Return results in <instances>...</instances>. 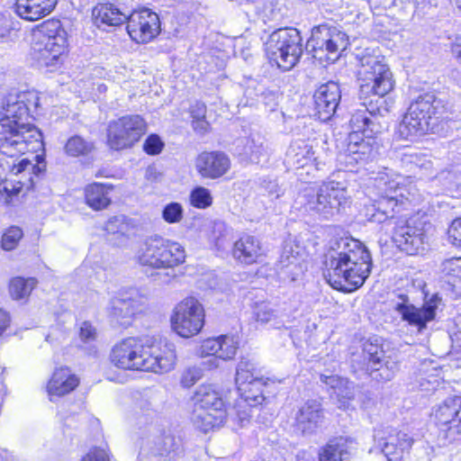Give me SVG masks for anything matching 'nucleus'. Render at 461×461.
Masks as SVG:
<instances>
[{"instance_id":"obj_1","label":"nucleus","mask_w":461,"mask_h":461,"mask_svg":"<svg viewBox=\"0 0 461 461\" xmlns=\"http://www.w3.org/2000/svg\"><path fill=\"white\" fill-rule=\"evenodd\" d=\"M371 267L366 247L357 240L342 239L326 255L324 276L334 289L350 293L363 285Z\"/></svg>"},{"instance_id":"obj_2","label":"nucleus","mask_w":461,"mask_h":461,"mask_svg":"<svg viewBox=\"0 0 461 461\" xmlns=\"http://www.w3.org/2000/svg\"><path fill=\"white\" fill-rule=\"evenodd\" d=\"M110 359L122 369L164 374L174 369L176 355L171 343L144 344L140 339L130 337L113 347Z\"/></svg>"},{"instance_id":"obj_3","label":"nucleus","mask_w":461,"mask_h":461,"mask_svg":"<svg viewBox=\"0 0 461 461\" xmlns=\"http://www.w3.org/2000/svg\"><path fill=\"white\" fill-rule=\"evenodd\" d=\"M40 97L35 91H24L9 94L3 104V118L0 126L5 128L7 137L18 140H24L26 143L40 146L41 134L40 131L30 122V115L35 113L39 108Z\"/></svg>"},{"instance_id":"obj_4","label":"nucleus","mask_w":461,"mask_h":461,"mask_svg":"<svg viewBox=\"0 0 461 461\" xmlns=\"http://www.w3.org/2000/svg\"><path fill=\"white\" fill-rule=\"evenodd\" d=\"M348 196L345 183L327 180L315 191L305 188L294 200L295 210L303 211L324 220L338 215L348 203Z\"/></svg>"},{"instance_id":"obj_5","label":"nucleus","mask_w":461,"mask_h":461,"mask_svg":"<svg viewBox=\"0 0 461 461\" xmlns=\"http://www.w3.org/2000/svg\"><path fill=\"white\" fill-rule=\"evenodd\" d=\"M68 35L59 20H48L32 33V55L40 65L54 67L68 50Z\"/></svg>"},{"instance_id":"obj_6","label":"nucleus","mask_w":461,"mask_h":461,"mask_svg":"<svg viewBox=\"0 0 461 461\" xmlns=\"http://www.w3.org/2000/svg\"><path fill=\"white\" fill-rule=\"evenodd\" d=\"M4 126H0V181L4 182V190L9 194H17L23 187V184L18 181V185L15 186L12 184V180L6 179V173L10 172L14 176L33 170L34 165L28 159L23 158L15 163L13 159L9 161L8 158H13L19 154H25L35 150L38 146L26 143V140L13 139L6 136V131Z\"/></svg>"},{"instance_id":"obj_7","label":"nucleus","mask_w":461,"mask_h":461,"mask_svg":"<svg viewBox=\"0 0 461 461\" xmlns=\"http://www.w3.org/2000/svg\"><path fill=\"white\" fill-rule=\"evenodd\" d=\"M443 109L441 101L432 94H425L411 104L400 122L397 134L402 140H414L430 130V121Z\"/></svg>"},{"instance_id":"obj_8","label":"nucleus","mask_w":461,"mask_h":461,"mask_svg":"<svg viewBox=\"0 0 461 461\" xmlns=\"http://www.w3.org/2000/svg\"><path fill=\"white\" fill-rule=\"evenodd\" d=\"M358 70L359 95L361 99L375 97V104H380L394 87L393 73L387 64L379 57L368 56L361 59Z\"/></svg>"},{"instance_id":"obj_9","label":"nucleus","mask_w":461,"mask_h":461,"mask_svg":"<svg viewBox=\"0 0 461 461\" xmlns=\"http://www.w3.org/2000/svg\"><path fill=\"white\" fill-rule=\"evenodd\" d=\"M265 50L269 62L285 71L292 69L303 52V39L297 29L281 28L272 32Z\"/></svg>"},{"instance_id":"obj_10","label":"nucleus","mask_w":461,"mask_h":461,"mask_svg":"<svg viewBox=\"0 0 461 461\" xmlns=\"http://www.w3.org/2000/svg\"><path fill=\"white\" fill-rule=\"evenodd\" d=\"M185 257L183 246L160 236L145 240L135 254L139 264L152 268H173L183 264Z\"/></svg>"},{"instance_id":"obj_11","label":"nucleus","mask_w":461,"mask_h":461,"mask_svg":"<svg viewBox=\"0 0 461 461\" xmlns=\"http://www.w3.org/2000/svg\"><path fill=\"white\" fill-rule=\"evenodd\" d=\"M348 45V38L345 32L327 25L315 27L308 41L312 57L321 63L336 61Z\"/></svg>"},{"instance_id":"obj_12","label":"nucleus","mask_w":461,"mask_h":461,"mask_svg":"<svg viewBox=\"0 0 461 461\" xmlns=\"http://www.w3.org/2000/svg\"><path fill=\"white\" fill-rule=\"evenodd\" d=\"M204 323V310L199 301L187 297L178 303L171 316V326L183 338L198 334Z\"/></svg>"},{"instance_id":"obj_13","label":"nucleus","mask_w":461,"mask_h":461,"mask_svg":"<svg viewBox=\"0 0 461 461\" xmlns=\"http://www.w3.org/2000/svg\"><path fill=\"white\" fill-rule=\"evenodd\" d=\"M107 143L115 150L132 147L146 131L144 120L139 115L123 116L111 122L107 130Z\"/></svg>"},{"instance_id":"obj_14","label":"nucleus","mask_w":461,"mask_h":461,"mask_svg":"<svg viewBox=\"0 0 461 461\" xmlns=\"http://www.w3.org/2000/svg\"><path fill=\"white\" fill-rule=\"evenodd\" d=\"M400 299L402 302L395 304V310L403 321L417 329L418 333H422L427 329V324L435 320L438 310L442 306V298L438 294L429 297L426 295L421 307L408 303L409 300L405 295H401Z\"/></svg>"},{"instance_id":"obj_15","label":"nucleus","mask_w":461,"mask_h":461,"mask_svg":"<svg viewBox=\"0 0 461 461\" xmlns=\"http://www.w3.org/2000/svg\"><path fill=\"white\" fill-rule=\"evenodd\" d=\"M146 303V295L140 289L131 287L111 299L109 314L120 324L129 325L133 317L143 311Z\"/></svg>"},{"instance_id":"obj_16","label":"nucleus","mask_w":461,"mask_h":461,"mask_svg":"<svg viewBox=\"0 0 461 461\" xmlns=\"http://www.w3.org/2000/svg\"><path fill=\"white\" fill-rule=\"evenodd\" d=\"M388 112L385 100H380V104H374L373 99L368 104L364 102L362 107L355 111L349 120L352 132L361 131L366 137L381 132L384 129L381 118Z\"/></svg>"},{"instance_id":"obj_17","label":"nucleus","mask_w":461,"mask_h":461,"mask_svg":"<svg viewBox=\"0 0 461 461\" xmlns=\"http://www.w3.org/2000/svg\"><path fill=\"white\" fill-rule=\"evenodd\" d=\"M425 226L426 223L418 219L398 221L393 231V241L401 250L410 255L416 254L425 243Z\"/></svg>"},{"instance_id":"obj_18","label":"nucleus","mask_w":461,"mask_h":461,"mask_svg":"<svg viewBox=\"0 0 461 461\" xmlns=\"http://www.w3.org/2000/svg\"><path fill=\"white\" fill-rule=\"evenodd\" d=\"M127 32L137 43H148L160 32L158 15L149 9L133 11L128 14Z\"/></svg>"},{"instance_id":"obj_19","label":"nucleus","mask_w":461,"mask_h":461,"mask_svg":"<svg viewBox=\"0 0 461 461\" xmlns=\"http://www.w3.org/2000/svg\"><path fill=\"white\" fill-rule=\"evenodd\" d=\"M183 453L182 442L171 434H162L141 447L140 461H176Z\"/></svg>"},{"instance_id":"obj_20","label":"nucleus","mask_w":461,"mask_h":461,"mask_svg":"<svg viewBox=\"0 0 461 461\" xmlns=\"http://www.w3.org/2000/svg\"><path fill=\"white\" fill-rule=\"evenodd\" d=\"M375 155L371 137L364 139L359 133L351 132L347 139L345 149L339 152V159L347 166L366 162Z\"/></svg>"},{"instance_id":"obj_21","label":"nucleus","mask_w":461,"mask_h":461,"mask_svg":"<svg viewBox=\"0 0 461 461\" xmlns=\"http://www.w3.org/2000/svg\"><path fill=\"white\" fill-rule=\"evenodd\" d=\"M313 97L318 118L326 122L334 115L341 98V91L337 83L330 81L321 85Z\"/></svg>"},{"instance_id":"obj_22","label":"nucleus","mask_w":461,"mask_h":461,"mask_svg":"<svg viewBox=\"0 0 461 461\" xmlns=\"http://www.w3.org/2000/svg\"><path fill=\"white\" fill-rule=\"evenodd\" d=\"M230 167L229 157L221 151H204L195 159V168L203 178L217 179Z\"/></svg>"},{"instance_id":"obj_23","label":"nucleus","mask_w":461,"mask_h":461,"mask_svg":"<svg viewBox=\"0 0 461 461\" xmlns=\"http://www.w3.org/2000/svg\"><path fill=\"white\" fill-rule=\"evenodd\" d=\"M233 258L244 265L259 262L264 256L261 241L255 236L245 234L235 241L232 249Z\"/></svg>"},{"instance_id":"obj_24","label":"nucleus","mask_w":461,"mask_h":461,"mask_svg":"<svg viewBox=\"0 0 461 461\" xmlns=\"http://www.w3.org/2000/svg\"><path fill=\"white\" fill-rule=\"evenodd\" d=\"M239 348V341L233 336L221 335L203 341L200 351L203 356H214L222 360L232 359Z\"/></svg>"},{"instance_id":"obj_25","label":"nucleus","mask_w":461,"mask_h":461,"mask_svg":"<svg viewBox=\"0 0 461 461\" xmlns=\"http://www.w3.org/2000/svg\"><path fill=\"white\" fill-rule=\"evenodd\" d=\"M79 384V378L68 368L62 366L55 369L48 384L47 392L52 397L64 396L74 391Z\"/></svg>"},{"instance_id":"obj_26","label":"nucleus","mask_w":461,"mask_h":461,"mask_svg":"<svg viewBox=\"0 0 461 461\" xmlns=\"http://www.w3.org/2000/svg\"><path fill=\"white\" fill-rule=\"evenodd\" d=\"M57 3L58 0H16L14 11L21 18L33 22L49 15Z\"/></svg>"},{"instance_id":"obj_27","label":"nucleus","mask_w":461,"mask_h":461,"mask_svg":"<svg viewBox=\"0 0 461 461\" xmlns=\"http://www.w3.org/2000/svg\"><path fill=\"white\" fill-rule=\"evenodd\" d=\"M323 410L317 400L307 401L296 414V422L303 433H312L322 423Z\"/></svg>"},{"instance_id":"obj_28","label":"nucleus","mask_w":461,"mask_h":461,"mask_svg":"<svg viewBox=\"0 0 461 461\" xmlns=\"http://www.w3.org/2000/svg\"><path fill=\"white\" fill-rule=\"evenodd\" d=\"M131 229V221L124 215L112 217L104 225L106 240L113 246L124 247L130 240Z\"/></svg>"},{"instance_id":"obj_29","label":"nucleus","mask_w":461,"mask_h":461,"mask_svg":"<svg viewBox=\"0 0 461 461\" xmlns=\"http://www.w3.org/2000/svg\"><path fill=\"white\" fill-rule=\"evenodd\" d=\"M227 417L226 409H208L194 406L192 421L194 426L206 433L220 427Z\"/></svg>"},{"instance_id":"obj_30","label":"nucleus","mask_w":461,"mask_h":461,"mask_svg":"<svg viewBox=\"0 0 461 461\" xmlns=\"http://www.w3.org/2000/svg\"><path fill=\"white\" fill-rule=\"evenodd\" d=\"M384 352L377 346L372 343L366 344L364 348V357L367 360V368L371 376L381 382H386L393 379L392 372L388 371L382 364Z\"/></svg>"},{"instance_id":"obj_31","label":"nucleus","mask_w":461,"mask_h":461,"mask_svg":"<svg viewBox=\"0 0 461 461\" xmlns=\"http://www.w3.org/2000/svg\"><path fill=\"white\" fill-rule=\"evenodd\" d=\"M384 352L377 346L372 343L366 344L364 348V357L367 360V368L371 376L381 382H386L393 379L392 372L388 371L382 364Z\"/></svg>"},{"instance_id":"obj_32","label":"nucleus","mask_w":461,"mask_h":461,"mask_svg":"<svg viewBox=\"0 0 461 461\" xmlns=\"http://www.w3.org/2000/svg\"><path fill=\"white\" fill-rule=\"evenodd\" d=\"M385 186L392 196L397 198L398 205H402L405 202L416 203L419 200L418 189L409 178L397 176L385 182Z\"/></svg>"},{"instance_id":"obj_33","label":"nucleus","mask_w":461,"mask_h":461,"mask_svg":"<svg viewBox=\"0 0 461 461\" xmlns=\"http://www.w3.org/2000/svg\"><path fill=\"white\" fill-rule=\"evenodd\" d=\"M353 441L344 437L330 439L319 450V461H343L351 454Z\"/></svg>"},{"instance_id":"obj_34","label":"nucleus","mask_w":461,"mask_h":461,"mask_svg":"<svg viewBox=\"0 0 461 461\" xmlns=\"http://www.w3.org/2000/svg\"><path fill=\"white\" fill-rule=\"evenodd\" d=\"M93 20L98 28L118 26L127 21L128 14L112 4H99L93 9Z\"/></svg>"},{"instance_id":"obj_35","label":"nucleus","mask_w":461,"mask_h":461,"mask_svg":"<svg viewBox=\"0 0 461 461\" xmlns=\"http://www.w3.org/2000/svg\"><path fill=\"white\" fill-rule=\"evenodd\" d=\"M412 439L403 432L390 434L383 443L382 451L388 461H402L412 445Z\"/></svg>"},{"instance_id":"obj_36","label":"nucleus","mask_w":461,"mask_h":461,"mask_svg":"<svg viewBox=\"0 0 461 461\" xmlns=\"http://www.w3.org/2000/svg\"><path fill=\"white\" fill-rule=\"evenodd\" d=\"M266 379L257 363L248 358H241L236 368V384L238 391H245L249 384L257 385L261 380Z\"/></svg>"},{"instance_id":"obj_37","label":"nucleus","mask_w":461,"mask_h":461,"mask_svg":"<svg viewBox=\"0 0 461 461\" xmlns=\"http://www.w3.org/2000/svg\"><path fill=\"white\" fill-rule=\"evenodd\" d=\"M399 160L402 167L408 171L420 169L425 173H429L432 168L430 155L425 151L416 149H403L399 153Z\"/></svg>"},{"instance_id":"obj_38","label":"nucleus","mask_w":461,"mask_h":461,"mask_svg":"<svg viewBox=\"0 0 461 461\" xmlns=\"http://www.w3.org/2000/svg\"><path fill=\"white\" fill-rule=\"evenodd\" d=\"M113 186L101 183H92L85 187L86 203L95 211H101L109 206L111 199L109 194Z\"/></svg>"},{"instance_id":"obj_39","label":"nucleus","mask_w":461,"mask_h":461,"mask_svg":"<svg viewBox=\"0 0 461 461\" xmlns=\"http://www.w3.org/2000/svg\"><path fill=\"white\" fill-rule=\"evenodd\" d=\"M461 413V395L447 399L442 404L438 405L434 411V420L438 429L447 426L449 423H455L456 419Z\"/></svg>"},{"instance_id":"obj_40","label":"nucleus","mask_w":461,"mask_h":461,"mask_svg":"<svg viewBox=\"0 0 461 461\" xmlns=\"http://www.w3.org/2000/svg\"><path fill=\"white\" fill-rule=\"evenodd\" d=\"M193 402L195 407L226 409L220 393L209 384H202L197 387L193 396Z\"/></svg>"},{"instance_id":"obj_41","label":"nucleus","mask_w":461,"mask_h":461,"mask_svg":"<svg viewBox=\"0 0 461 461\" xmlns=\"http://www.w3.org/2000/svg\"><path fill=\"white\" fill-rule=\"evenodd\" d=\"M321 381L334 394L339 401L351 400L355 395V387L352 382L337 375H321Z\"/></svg>"},{"instance_id":"obj_42","label":"nucleus","mask_w":461,"mask_h":461,"mask_svg":"<svg viewBox=\"0 0 461 461\" xmlns=\"http://www.w3.org/2000/svg\"><path fill=\"white\" fill-rule=\"evenodd\" d=\"M442 281L452 287L455 294L461 288V258L446 259L439 267Z\"/></svg>"},{"instance_id":"obj_43","label":"nucleus","mask_w":461,"mask_h":461,"mask_svg":"<svg viewBox=\"0 0 461 461\" xmlns=\"http://www.w3.org/2000/svg\"><path fill=\"white\" fill-rule=\"evenodd\" d=\"M301 253L302 248L295 241L288 240L285 243L278 267L281 270L287 268L292 279H294V276L296 275L295 270L299 267Z\"/></svg>"},{"instance_id":"obj_44","label":"nucleus","mask_w":461,"mask_h":461,"mask_svg":"<svg viewBox=\"0 0 461 461\" xmlns=\"http://www.w3.org/2000/svg\"><path fill=\"white\" fill-rule=\"evenodd\" d=\"M301 253L302 248L295 241L288 240L285 243L278 267L281 270L287 268L292 279H294V276L296 275L295 270L299 267Z\"/></svg>"},{"instance_id":"obj_45","label":"nucleus","mask_w":461,"mask_h":461,"mask_svg":"<svg viewBox=\"0 0 461 461\" xmlns=\"http://www.w3.org/2000/svg\"><path fill=\"white\" fill-rule=\"evenodd\" d=\"M301 253L302 248L295 241L288 240L285 243L278 267L281 270L287 268L292 279H294V276L296 275L295 270L299 267Z\"/></svg>"},{"instance_id":"obj_46","label":"nucleus","mask_w":461,"mask_h":461,"mask_svg":"<svg viewBox=\"0 0 461 461\" xmlns=\"http://www.w3.org/2000/svg\"><path fill=\"white\" fill-rule=\"evenodd\" d=\"M245 158L252 163H259L267 158V147L259 135L251 136L246 139L242 152L240 153Z\"/></svg>"},{"instance_id":"obj_47","label":"nucleus","mask_w":461,"mask_h":461,"mask_svg":"<svg viewBox=\"0 0 461 461\" xmlns=\"http://www.w3.org/2000/svg\"><path fill=\"white\" fill-rule=\"evenodd\" d=\"M286 160L290 165L303 167L315 160L314 151L308 145L294 144L286 153Z\"/></svg>"},{"instance_id":"obj_48","label":"nucleus","mask_w":461,"mask_h":461,"mask_svg":"<svg viewBox=\"0 0 461 461\" xmlns=\"http://www.w3.org/2000/svg\"><path fill=\"white\" fill-rule=\"evenodd\" d=\"M36 285L37 280L35 278L17 276L10 281L9 292L14 300L25 299L31 294Z\"/></svg>"},{"instance_id":"obj_49","label":"nucleus","mask_w":461,"mask_h":461,"mask_svg":"<svg viewBox=\"0 0 461 461\" xmlns=\"http://www.w3.org/2000/svg\"><path fill=\"white\" fill-rule=\"evenodd\" d=\"M94 149L95 146L92 142L77 135L69 138L65 145L66 153L72 157L88 155Z\"/></svg>"},{"instance_id":"obj_50","label":"nucleus","mask_w":461,"mask_h":461,"mask_svg":"<svg viewBox=\"0 0 461 461\" xmlns=\"http://www.w3.org/2000/svg\"><path fill=\"white\" fill-rule=\"evenodd\" d=\"M268 380V378H266L261 380L260 383L257 384V385H247L246 390H248L249 393L245 391H239L242 401L251 407L261 404L265 401L263 387L267 384Z\"/></svg>"},{"instance_id":"obj_51","label":"nucleus","mask_w":461,"mask_h":461,"mask_svg":"<svg viewBox=\"0 0 461 461\" xmlns=\"http://www.w3.org/2000/svg\"><path fill=\"white\" fill-rule=\"evenodd\" d=\"M377 210L384 214V221L393 217L394 209L398 206L397 198L393 197L385 187V194L381 196L377 201Z\"/></svg>"},{"instance_id":"obj_52","label":"nucleus","mask_w":461,"mask_h":461,"mask_svg":"<svg viewBox=\"0 0 461 461\" xmlns=\"http://www.w3.org/2000/svg\"><path fill=\"white\" fill-rule=\"evenodd\" d=\"M190 202L193 206L204 209L212 204V198L207 188L199 186L192 191Z\"/></svg>"},{"instance_id":"obj_53","label":"nucleus","mask_w":461,"mask_h":461,"mask_svg":"<svg viewBox=\"0 0 461 461\" xmlns=\"http://www.w3.org/2000/svg\"><path fill=\"white\" fill-rule=\"evenodd\" d=\"M254 313L256 320L261 323H268L278 317L276 310L267 303H257Z\"/></svg>"},{"instance_id":"obj_54","label":"nucleus","mask_w":461,"mask_h":461,"mask_svg":"<svg viewBox=\"0 0 461 461\" xmlns=\"http://www.w3.org/2000/svg\"><path fill=\"white\" fill-rule=\"evenodd\" d=\"M23 237V230L15 226L9 228L2 237L1 245L5 250H12Z\"/></svg>"},{"instance_id":"obj_55","label":"nucleus","mask_w":461,"mask_h":461,"mask_svg":"<svg viewBox=\"0 0 461 461\" xmlns=\"http://www.w3.org/2000/svg\"><path fill=\"white\" fill-rule=\"evenodd\" d=\"M183 207L180 203L172 202L162 211V218L167 223H178L183 219Z\"/></svg>"},{"instance_id":"obj_56","label":"nucleus","mask_w":461,"mask_h":461,"mask_svg":"<svg viewBox=\"0 0 461 461\" xmlns=\"http://www.w3.org/2000/svg\"><path fill=\"white\" fill-rule=\"evenodd\" d=\"M163 148L164 142L156 134L149 135L143 144V149L149 155H158L162 151Z\"/></svg>"},{"instance_id":"obj_57","label":"nucleus","mask_w":461,"mask_h":461,"mask_svg":"<svg viewBox=\"0 0 461 461\" xmlns=\"http://www.w3.org/2000/svg\"><path fill=\"white\" fill-rule=\"evenodd\" d=\"M258 95H259L263 103L268 106L271 110H274L277 104V93L273 90L265 88L263 86H259L257 89Z\"/></svg>"},{"instance_id":"obj_58","label":"nucleus","mask_w":461,"mask_h":461,"mask_svg":"<svg viewBox=\"0 0 461 461\" xmlns=\"http://www.w3.org/2000/svg\"><path fill=\"white\" fill-rule=\"evenodd\" d=\"M97 337L96 329L89 321H83L79 328V338L85 343L95 340Z\"/></svg>"},{"instance_id":"obj_59","label":"nucleus","mask_w":461,"mask_h":461,"mask_svg":"<svg viewBox=\"0 0 461 461\" xmlns=\"http://www.w3.org/2000/svg\"><path fill=\"white\" fill-rule=\"evenodd\" d=\"M202 377V371L198 367L187 368L181 378V384L185 387H190Z\"/></svg>"},{"instance_id":"obj_60","label":"nucleus","mask_w":461,"mask_h":461,"mask_svg":"<svg viewBox=\"0 0 461 461\" xmlns=\"http://www.w3.org/2000/svg\"><path fill=\"white\" fill-rule=\"evenodd\" d=\"M448 238L455 246L461 247V217L452 221L448 228Z\"/></svg>"},{"instance_id":"obj_61","label":"nucleus","mask_w":461,"mask_h":461,"mask_svg":"<svg viewBox=\"0 0 461 461\" xmlns=\"http://www.w3.org/2000/svg\"><path fill=\"white\" fill-rule=\"evenodd\" d=\"M364 215L367 221L372 222L381 223L384 221V214L377 210L375 202L365 207Z\"/></svg>"},{"instance_id":"obj_62","label":"nucleus","mask_w":461,"mask_h":461,"mask_svg":"<svg viewBox=\"0 0 461 461\" xmlns=\"http://www.w3.org/2000/svg\"><path fill=\"white\" fill-rule=\"evenodd\" d=\"M14 30V22L11 15L5 13H0V36L5 37Z\"/></svg>"},{"instance_id":"obj_63","label":"nucleus","mask_w":461,"mask_h":461,"mask_svg":"<svg viewBox=\"0 0 461 461\" xmlns=\"http://www.w3.org/2000/svg\"><path fill=\"white\" fill-rule=\"evenodd\" d=\"M81 461H110L108 454L101 448H93L86 454Z\"/></svg>"},{"instance_id":"obj_64","label":"nucleus","mask_w":461,"mask_h":461,"mask_svg":"<svg viewBox=\"0 0 461 461\" xmlns=\"http://www.w3.org/2000/svg\"><path fill=\"white\" fill-rule=\"evenodd\" d=\"M192 120L205 118L206 106L203 103H195L190 108Z\"/></svg>"}]
</instances>
